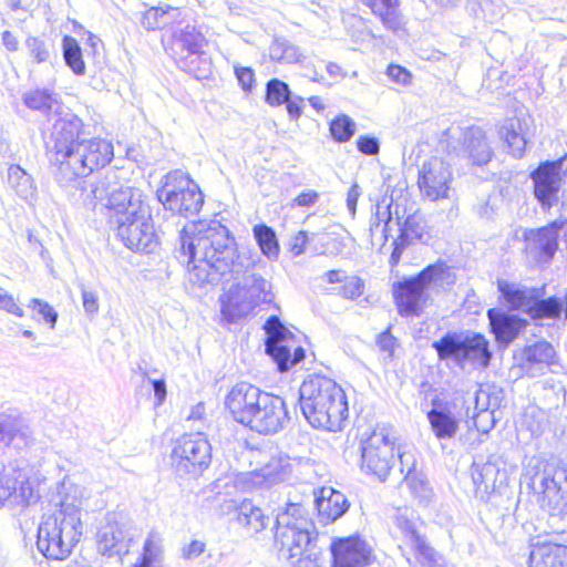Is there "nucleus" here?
Wrapping results in <instances>:
<instances>
[{"label":"nucleus","instance_id":"nucleus-1","mask_svg":"<svg viewBox=\"0 0 567 567\" xmlns=\"http://www.w3.org/2000/svg\"><path fill=\"white\" fill-rule=\"evenodd\" d=\"M84 127L83 121L73 114L60 115L53 124L51 165L66 179L86 177L114 158L112 141L99 136L80 140Z\"/></svg>","mask_w":567,"mask_h":567},{"label":"nucleus","instance_id":"nucleus-2","mask_svg":"<svg viewBox=\"0 0 567 567\" xmlns=\"http://www.w3.org/2000/svg\"><path fill=\"white\" fill-rule=\"evenodd\" d=\"M107 219L125 247L137 252H152L158 245L152 210L145 196L134 187H120L110 197Z\"/></svg>","mask_w":567,"mask_h":567},{"label":"nucleus","instance_id":"nucleus-3","mask_svg":"<svg viewBox=\"0 0 567 567\" xmlns=\"http://www.w3.org/2000/svg\"><path fill=\"white\" fill-rule=\"evenodd\" d=\"M299 406L307 422L327 432L346 427L349 406L343 389L332 379L312 374L299 388Z\"/></svg>","mask_w":567,"mask_h":567},{"label":"nucleus","instance_id":"nucleus-4","mask_svg":"<svg viewBox=\"0 0 567 567\" xmlns=\"http://www.w3.org/2000/svg\"><path fill=\"white\" fill-rule=\"evenodd\" d=\"M224 405L233 422L252 433L269 435L281 426L284 401L250 383H236L226 394Z\"/></svg>","mask_w":567,"mask_h":567},{"label":"nucleus","instance_id":"nucleus-5","mask_svg":"<svg viewBox=\"0 0 567 567\" xmlns=\"http://www.w3.org/2000/svg\"><path fill=\"white\" fill-rule=\"evenodd\" d=\"M182 248L193 268L205 266L225 272L237 261L239 254L235 238L217 220H197L182 235Z\"/></svg>","mask_w":567,"mask_h":567},{"label":"nucleus","instance_id":"nucleus-6","mask_svg":"<svg viewBox=\"0 0 567 567\" xmlns=\"http://www.w3.org/2000/svg\"><path fill=\"white\" fill-rule=\"evenodd\" d=\"M456 281L452 267L439 259L419 274L404 277L392 285V295L401 317H420L431 300V292L450 290Z\"/></svg>","mask_w":567,"mask_h":567},{"label":"nucleus","instance_id":"nucleus-7","mask_svg":"<svg viewBox=\"0 0 567 567\" xmlns=\"http://www.w3.org/2000/svg\"><path fill=\"white\" fill-rule=\"evenodd\" d=\"M523 477L540 496L551 524L567 523V461L556 456H532L524 465Z\"/></svg>","mask_w":567,"mask_h":567},{"label":"nucleus","instance_id":"nucleus-8","mask_svg":"<svg viewBox=\"0 0 567 567\" xmlns=\"http://www.w3.org/2000/svg\"><path fill=\"white\" fill-rule=\"evenodd\" d=\"M82 535L80 509L72 504L61 503L47 515L38 528V549L49 559L68 558Z\"/></svg>","mask_w":567,"mask_h":567},{"label":"nucleus","instance_id":"nucleus-9","mask_svg":"<svg viewBox=\"0 0 567 567\" xmlns=\"http://www.w3.org/2000/svg\"><path fill=\"white\" fill-rule=\"evenodd\" d=\"M317 537L309 509L300 503H286V547L291 567H320Z\"/></svg>","mask_w":567,"mask_h":567},{"label":"nucleus","instance_id":"nucleus-10","mask_svg":"<svg viewBox=\"0 0 567 567\" xmlns=\"http://www.w3.org/2000/svg\"><path fill=\"white\" fill-rule=\"evenodd\" d=\"M440 361H452L461 369L466 364L487 368L492 359L488 340L477 332L449 331L432 342Z\"/></svg>","mask_w":567,"mask_h":567},{"label":"nucleus","instance_id":"nucleus-11","mask_svg":"<svg viewBox=\"0 0 567 567\" xmlns=\"http://www.w3.org/2000/svg\"><path fill=\"white\" fill-rule=\"evenodd\" d=\"M156 194L164 209L175 216H194L204 205V195L198 184L178 169L164 176Z\"/></svg>","mask_w":567,"mask_h":567},{"label":"nucleus","instance_id":"nucleus-12","mask_svg":"<svg viewBox=\"0 0 567 567\" xmlns=\"http://www.w3.org/2000/svg\"><path fill=\"white\" fill-rule=\"evenodd\" d=\"M210 461L212 447L203 433H184L173 441L171 464L177 474L197 478Z\"/></svg>","mask_w":567,"mask_h":567},{"label":"nucleus","instance_id":"nucleus-13","mask_svg":"<svg viewBox=\"0 0 567 567\" xmlns=\"http://www.w3.org/2000/svg\"><path fill=\"white\" fill-rule=\"evenodd\" d=\"M269 301V291L262 279L249 285L235 284L219 298L220 313L228 323L237 322Z\"/></svg>","mask_w":567,"mask_h":567},{"label":"nucleus","instance_id":"nucleus-14","mask_svg":"<svg viewBox=\"0 0 567 567\" xmlns=\"http://www.w3.org/2000/svg\"><path fill=\"white\" fill-rule=\"evenodd\" d=\"M395 437L385 426L378 427L361 443V468L384 482L394 464Z\"/></svg>","mask_w":567,"mask_h":567},{"label":"nucleus","instance_id":"nucleus-15","mask_svg":"<svg viewBox=\"0 0 567 567\" xmlns=\"http://www.w3.org/2000/svg\"><path fill=\"white\" fill-rule=\"evenodd\" d=\"M563 161H545L529 174L533 182V194L543 210H549L558 203V194L563 185Z\"/></svg>","mask_w":567,"mask_h":567},{"label":"nucleus","instance_id":"nucleus-16","mask_svg":"<svg viewBox=\"0 0 567 567\" xmlns=\"http://www.w3.org/2000/svg\"><path fill=\"white\" fill-rule=\"evenodd\" d=\"M453 173L441 157H431L419 168L417 185L423 197L432 202L449 198Z\"/></svg>","mask_w":567,"mask_h":567},{"label":"nucleus","instance_id":"nucleus-17","mask_svg":"<svg viewBox=\"0 0 567 567\" xmlns=\"http://www.w3.org/2000/svg\"><path fill=\"white\" fill-rule=\"evenodd\" d=\"M471 476L476 497L488 501L489 496L506 483L505 463L496 455H489L486 461L474 460Z\"/></svg>","mask_w":567,"mask_h":567},{"label":"nucleus","instance_id":"nucleus-18","mask_svg":"<svg viewBox=\"0 0 567 567\" xmlns=\"http://www.w3.org/2000/svg\"><path fill=\"white\" fill-rule=\"evenodd\" d=\"M515 360L522 374L538 378L550 371L557 363V353L551 343L540 340L525 346L520 353L515 355Z\"/></svg>","mask_w":567,"mask_h":567},{"label":"nucleus","instance_id":"nucleus-19","mask_svg":"<svg viewBox=\"0 0 567 567\" xmlns=\"http://www.w3.org/2000/svg\"><path fill=\"white\" fill-rule=\"evenodd\" d=\"M567 226V219H557L537 229H526L524 240L526 250L538 261L550 260L557 248L559 231Z\"/></svg>","mask_w":567,"mask_h":567},{"label":"nucleus","instance_id":"nucleus-20","mask_svg":"<svg viewBox=\"0 0 567 567\" xmlns=\"http://www.w3.org/2000/svg\"><path fill=\"white\" fill-rule=\"evenodd\" d=\"M529 567H567V545L553 539V536H537L529 539Z\"/></svg>","mask_w":567,"mask_h":567},{"label":"nucleus","instance_id":"nucleus-21","mask_svg":"<svg viewBox=\"0 0 567 567\" xmlns=\"http://www.w3.org/2000/svg\"><path fill=\"white\" fill-rule=\"evenodd\" d=\"M332 567H363L369 564L370 548L358 536L338 538L331 544Z\"/></svg>","mask_w":567,"mask_h":567},{"label":"nucleus","instance_id":"nucleus-22","mask_svg":"<svg viewBox=\"0 0 567 567\" xmlns=\"http://www.w3.org/2000/svg\"><path fill=\"white\" fill-rule=\"evenodd\" d=\"M497 290L508 310H519L529 317H532L536 300L540 296L539 287H528L504 279L497 280Z\"/></svg>","mask_w":567,"mask_h":567},{"label":"nucleus","instance_id":"nucleus-23","mask_svg":"<svg viewBox=\"0 0 567 567\" xmlns=\"http://www.w3.org/2000/svg\"><path fill=\"white\" fill-rule=\"evenodd\" d=\"M487 318L495 340L505 346L512 343L528 324L526 319L495 308L487 310Z\"/></svg>","mask_w":567,"mask_h":567},{"label":"nucleus","instance_id":"nucleus-24","mask_svg":"<svg viewBox=\"0 0 567 567\" xmlns=\"http://www.w3.org/2000/svg\"><path fill=\"white\" fill-rule=\"evenodd\" d=\"M460 155L474 166H484L491 162L493 151L481 127L471 126L464 131Z\"/></svg>","mask_w":567,"mask_h":567},{"label":"nucleus","instance_id":"nucleus-25","mask_svg":"<svg viewBox=\"0 0 567 567\" xmlns=\"http://www.w3.org/2000/svg\"><path fill=\"white\" fill-rule=\"evenodd\" d=\"M427 421L434 436L439 441L453 439L460 427V420L452 412L449 403L432 400V408L426 413Z\"/></svg>","mask_w":567,"mask_h":567},{"label":"nucleus","instance_id":"nucleus-26","mask_svg":"<svg viewBox=\"0 0 567 567\" xmlns=\"http://www.w3.org/2000/svg\"><path fill=\"white\" fill-rule=\"evenodd\" d=\"M319 520L328 525L342 517L350 507L346 495L333 488H322L321 496L315 499Z\"/></svg>","mask_w":567,"mask_h":567},{"label":"nucleus","instance_id":"nucleus-27","mask_svg":"<svg viewBox=\"0 0 567 567\" xmlns=\"http://www.w3.org/2000/svg\"><path fill=\"white\" fill-rule=\"evenodd\" d=\"M364 4L386 30L393 33L405 30L406 22L400 10V0H364Z\"/></svg>","mask_w":567,"mask_h":567},{"label":"nucleus","instance_id":"nucleus-28","mask_svg":"<svg viewBox=\"0 0 567 567\" xmlns=\"http://www.w3.org/2000/svg\"><path fill=\"white\" fill-rule=\"evenodd\" d=\"M206 45L207 40L204 34L195 27L187 25L179 33L172 35L166 49H169L175 55L183 53L192 55L202 54Z\"/></svg>","mask_w":567,"mask_h":567},{"label":"nucleus","instance_id":"nucleus-29","mask_svg":"<svg viewBox=\"0 0 567 567\" xmlns=\"http://www.w3.org/2000/svg\"><path fill=\"white\" fill-rule=\"evenodd\" d=\"M539 297L536 300L532 319H558L564 313L567 320V291L561 296H546V286L539 287Z\"/></svg>","mask_w":567,"mask_h":567},{"label":"nucleus","instance_id":"nucleus-30","mask_svg":"<svg viewBox=\"0 0 567 567\" xmlns=\"http://www.w3.org/2000/svg\"><path fill=\"white\" fill-rule=\"evenodd\" d=\"M235 520L244 532L255 535L266 528L268 518L259 507L245 499L236 506Z\"/></svg>","mask_w":567,"mask_h":567},{"label":"nucleus","instance_id":"nucleus-31","mask_svg":"<svg viewBox=\"0 0 567 567\" xmlns=\"http://www.w3.org/2000/svg\"><path fill=\"white\" fill-rule=\"evenodd\" d=\"M394 214L396 216V224L399 226V235L401 237L411 244L427 243L430 236L426 231V221L421 213L414 212L409 214L405 219L401 221L402 217L399 215V206L396 205Z\"/></svg>","mask_w":567,"mask_h":567},{"label":"nucleus","instance_id":"nucleus-32","mask_svg":"<svg viewBox=\"0 0 567 567\" xmlns=\"http://www.w3.org/2000/svg\"><path fill=\"white\" fill-rule=\"evenodd\" d=\"M499 136L513 157L520 158L524 156L527 140L518 117L507 118L499 128Z\"/></svg>","mask_w":567,"mask_h":567},{"label":"nucleus","instance_id":"nucleus-33","mask_svg":"<svg viewBox=\"0 0 567 567\" xmlns=\"http://www.w3.org/2000/svg\"><path fill=\"white\" fill-rule=\"evenodd\" d=\"M264 328L267 333L266 351L275 359L279 371H284V326L277 316H272Z\"/></svg>","mask_w":567,"mask_h":567},{"label":"nucleus","instance_id":"nucleus-34","mask_svg":"<svg viewBox=\"0 0 567 567\" xmlns=\"http://www.w3.org/2000/svg\"><path fill=\"white\" fill-rule=\"evenodd\" d=\"M306 346H309L308 337L297 329L293 332L286 326V372L306 359Z\"/></svg>","mask_w":567,"mask_h":567},{"label":"nucleus","instance_id":"nucleus-35","mask_svg":"<svg viewBox=\"0 0 567 567\" xmlns=\"http://www.w3.org/2000/svg\"><path fill=\"white\" fill-rule=\"evenodd\" d=\"M126 526L122 520L107 519L105 526L99 533V546L103 553L112 551L125 539Z\"/></svg>","mask_w":567,"mask_h":567},{"label":"nucleus","instance_id":"nucleus-36","mask_svg":"<svg viewBox=\"0 0 567 567\" xmlns=\"http://www.w3.org/2000/svg\"><path fill=\"white\" fill-rule=\"evenodd\" d=\"M118 189L120 188H111L110 184L103 179H97L82 189V199L85 205L93 209L99 205H103L107 210L110 197Z\"/></svg>","mask_w":567,"mask_h":567},{"label":"nucleus","instance_id":"nucleus-37","mask_svg":"<svg viewBox=\"0 0 567 567\" xmlns=\"http://www.w3.org/2000/svg\"><path fill=\"white\" fill-rule=\"evenodd\" d=\"M16 494L12 497L22 507H28L39 502L41 494L39 491L40 481L35 477L13 478Z\"/></svg>","mask_w":567,"mask_h":567},{"label":"nucleus","instance_id":"nucleus-38","mask_svg":"<svg viewBox=\"0 0 567 567\" xmlns=\"http://www.w3.org/2000/svg\"><path fill=\"white\" fill-rule=\"evenodd\" d=\"M0 441L17 450L29 447L33 442L32 431L23 424H11L0 429Z\"/></svg>","mask_w":567,"mask_h":567},{"label":"nucleus","instance_id":"nucleus-39","mask_svg":"<svg viewBox=\"0 0 567 567\" xmlns=\"http://www.w3.org/2000/svg\"><path fill=\"white\" fill-rule=\"evenodd\" d=\"M62 48L65 64L75 75H83L86 65L78 40L71 35H64L62 39Z\"/></svg>","mask_w":567,"mask_h":567},{"label":"nucleus","instance_id":"nucleus-40","mask_svg":"<svg viewBox=\"0 0 567 567\" xmlns=\"http://www.w3.org/2000/svg\"><path fill=\"white\" fill-rule=\"evenodd\" d=\"M497 399H494V402H492V399L489 394L483 390H480L476 392L475 395V409L478 411L476 415L473 417L474 425L478 432L487 433L489 431V427H483L478 423L482 420L489 421L491 427L494 426V409L498 406Z\"/></svg>","mask_w":567,"mask_h":567},{"label":"nucleus","instance_id":"nucleus-41","mask_svg":"<svg viewBox=\"0 0 567 567\" xmlns=\"http://www.w3.org/2000/svg\"><path fill=\"white\" fill-rule=\"evenodd\" d=\"M329 130L336 142L346 143L354 135L355 123L350 116L342 114L330 122Z\"/></svg>","mask_w":567,"mask_h":567},{"label":"nucleus","instance_id":"nucleus-42","mask_svg":"<svg viewBox=\"0 0 567 567\" xmlns=\"http://www.w3.org/2000/svg\"><path fill=\"white\" fill-rule=\"evenodd\" d=\"M286 63L299 65L302 70V76L312 81H319L310 58L301 52L298 47L286 44Z\"/></svg>","mask_w":567,"mask_h":567},{"label":"nucleus","instance_id":"nucleus-43","mask_svg":"<svg viewBox=\"0 0 567 567\" xmlns=\"http://www.w3.org/2000/svg\"><path fill=\"white\" fill-rule=\"evenodd\" d=\"M413 536V543L410 545L414 550L416 560L422 567H433L436 565V551L431 547L424 536Z\"/></svg>","mask_w":567,"mask_h":567},{"label":"nucleus","instance_id":"nucleus-44","mask_svg":"<svg viewBox=\"0 0 567 567\" xmlns=\"http://www.w3.org/2000/svg\"><path fill=\"white\" fill-rule=\"evenodd\" d=\"M24 104L33 111L49 112L52 109V95L43 89H35L23 95Z\"/></svg>","mask_w":567,"mask_h":567},{"label":"nucleus","instance_id":"nucleus-45","mask_svg":"<svg viewBox=\"0 0 567 567\" xmlns=\"http://www.w3.org/2000/svg\"><path fill=\"white\" fill-rule=\"evenodd\" d=\"M255 237L261 249L267 256H278L279 246L275 233L267 226L255 227Z\"/></svg>","mask_w":567,"mask_h":567},{"label":"nucleus","instance_id":"nucleus-46","mask_svg":"<svg viewBox=\"0 0 567 567\" xmlns=\"http://www.w3.org/2000/svg\"><path fill=\"white\" fill-rule=\"evenodd\" d=\"M174 10L173 7L167 6L166 8L162 7H151L148 8L142 16V25L147 31L159 30L165 27L164 17L171 11Z\"/></svg>","mask_w":567,"mask_h":567},{"label":"nucleus","instance_id":"nucleus-47","mask_svg":"<svg viewBox=\"0 0 567 567\" xmlns=\"http://www.w3.org/2000/svg\"><path fill=\"white\" fill-rule=\"evenodd\" d=\"M29 308L33 311L34 319L41 317L50 328H54L58 313L48 302L33 298L29 302Z\"/></svg>","mask_w":567,"mask_h":567},{"label":"nucleus","instance_id":"nucleus-48","mask_svg":"<svg viewBox=\"0 0 567 567\" xmlns=\"http://www.w3.org/2000/svg\"><path fill=\"white\" fill-rule=\"evenodd\" d=\"M363 292L364 281L358 276H352L346 279L339 293L346 299L354 300L361 297Z\"/></svg>","mask_w":567,"mask_h":567},{"label":"nucleus","instance_id":"nucleus-49","mask_svg":"<svg viewBox=\"0 0 567 567\" xmlns=\"http://www.w3.org/2000/svg\"><path fill=\"white\" fill-rule=\"evenodd\" d=\"M377 346L380 351L386 353L389 359H393L394 351L399 347L398 339L391 333V328H386L377 338Z\"/></svg>","mask_w":567,"mask_h":567},{"label":"nucleus","instance_id":"nucleus-50","mask_svg":"<svg viewBox=\"0 0 567 567\" xmlns=\"http://www.w3.org/2000/svg\"><path fill=\"white\" fill-rule=\"evenodd\" d=\"M266 102L271 106H279L284 103V83L277 79H272L266 86Z\"/></svg>","mask_w":567,"mask_h":567},{"label":"nucleus","instance_id":"nucleus-51","mask_svg":"<svg viewBox=\"0 0 567 567\" xmlns=\"http://www.w3.org/2000/svg\"><path fill=\"white\" fill-rule=\"evenodd\" d=\"M235 74L241 90L246 93L252 92V90L256 87V78L254 70L248 66H236Z\"/></svg>","mask_w":567,"mask_h":567},{"label":"nucleus","instance_id":"nucleus-52","mask_svg":"<svg viewBox=\"0 0 567 567\" xmlns=\"http://www.w3.org/2000/svg\"><path fill=\"white\" fill-rule=\"evenodd\" d=\"M158 556L159 549L153 540L147 539L143 546V554L134 567H154L153 564L157 560Z\"/></svg>","mask_w":567,"mask_h":567},{"label":"nucleus","instance_id":"nucleus-53","mask_svg":"<svg viewBox=\"0 0 567 567\" xmlns=\"http://www.w3.org/2000/svg\"><path fill=\"white\" fill-rule=\"evenodd\" d=\"M27 45L31 56L37 63H43L49 59V49L42 40L38 38H30L27 41Z\"/></svg>","mask_w":567,"mask_h":567},{"label":"nucleus","instance_id":"nucleus-54","mask_svg":"<svg viewBox=\"0 0 567 567\" xmlns=\"http://www.w3.org/2000/svg\"><path fill=\"white\" fill-rule=\"evenodd\" d=\"M404 481L414 494H417L421 497H426L429 492L427 483L419 478L416 473H413V464L408 467V473L404 476Z\"/></svg>","mask_w":567,"mask_h":567},{"label":"nucleus","instance_id":"nucleus-55","mask_svg":"<svg viewBox=\"0 0 567 567\" xmlns=\"http://www.w3.org/2000/svg\"><path fill=\"white\" fill-rule=\"evenodd\" d=\"M357 148L364 155L373 156L380 152V142L375 136L361 135L357 140Z\"/></svg>","mask_w":567,"mask_h":567},{"label":"nucleus","instance_id":"nucleus-56","mask_svg":"<svg viewBox=\"0 0 567 567\" xmlns=\"http://www.w3.org/2000/svg\"><path fill=\"white\" fill-rule=\"evenodd\" d=\"M309 243V235L305 230H299L297 234H295L288 246L289 251L292 254L293 257H298L302 255L306 251L307 245Z\"/></svg>","mask_w":567,"mask_h":567},{"label":"nucleus","instance_id":"nucleus-57","mask_svg":"<svg viewBox=\"0 0 567 567\" xmlns=\"http://www.w3.org/2000/svg\"><path fill=\"white\" fill-rule=\"evenodd\" d=\"M303 99L293 97L292 93L286 83V111L289 116L293 120H297L301 115Z\"/></svg>","mask_w":567,"mask_h":567},{"label":"nucleus","instance_id":"nucleus-58","mask_svg":"<svg viewBox=\"0 0 567 567\" xmlns=\"http://www.w3.org/2000/svg\"><path fill=\"white\" fill-rule=\"evenodd\" d=\"M388 76L400 84L406 85L411 82V73L399 64H390L386 70Z\"/></svg>","mask_w":567,"mask_h":567},{"label":"nucleus","instance_id":"nucleus-59","mask_svg":"<svg viewBox=\"0 0 567 567\" xmlns=\"http://www.w3.org/2000/svg\"><path fill=\"white\" fill-rule=\"evenodd\" d=\"M410 245H412V244L409 243L403 237H401L400 235L398 236V238H395L393 240V243H392L393 249H392V252H391L390 259H389V264H390L391 268H394V267H396L399 265L403 251Z\"/></svg>","mask_w":567,"mask_h":567},{"label":"nucleus","instance_id":"nucleus-60","mask_svg":"<svg viewBox=\"0 0 567 567\" xmlns=\"http://www.w3.org/2000/svg\"><path fill=\"white\" fill-rule=\"evenodd\" d=\"M319 199V194L316 190L308 189L300 193L297 197L292 199L290 203V207H310L317 203Z\"/></svg>","mask_w":567,"mask_h":567},{"label":"nucleus","instance_id":"nucleus-61","mask_svg":"<svg viewBox=\"0 0 567 567\" xmlns=\"http://www.w3.org/2000/svg\"><path fill=\"white\" fill-rule=\"evenodd\" d=\"M0 309L19 318L23 317V309L16 302L12 295L0 292Z\"/></svg>","mask_w":567,"mask_h":567},{"label":"nucleus","instance_id":"nucleus-62","mask_svg":"<svg viewBox=\"0 0 567 567\" xmlns=\"http://www.w3.org/2000/svg\"><path fill=\"white\" fill-rule=\"evenodd\" d=\"M16 494L13 478L7 475L0 476V507Z\"/></svg>","mask_w":567,"mask_h":567},{"label":"nucleus","instance_id":"nucleus-63","mask_svg":"<svg viewBox=\"0 0 567 567\" xmlns=\"http://www.w3.org/2000/svg\"><path fill=\"white\" fill-rule=\"evenodd\" d=\"M8 179H9V183L13 187H17V186H19V183H20L21 179H24L25 182H29L31 178H30V176H28V174L25 173V171L21 166H19V165H11L8 168Z\"/></svg>","mask_w":567,"mask_h":567},{"label":"nucleus","instance_id":"nucleus-64","mask_svg":"<svg viewBox=\"0 0 567 567\" xmlns=\"http://www.w3.org/2000/svg\"><path fill=\"white\" fill-rule=\"evenodd\" d=\"M82 300H83V307L86 312L95 313L99 310V298L95 292L89 291V290H83L82 291Z\"/></svg>","mask_w":567,"mask_h":567}]
</instances>
